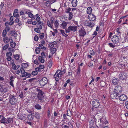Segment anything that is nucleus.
I'll list each match as a JSON object with an SVG mask.
<instances>
[{"mask_svg":"<svg viewBox=\"0 0 128 128\" xmlns=\"http://www.w3.org/2000/svg\"><path fill=\"white\" fill-rule=\"evenodd\" d=\"M36 92H37L38 94L37 97L38 100L40 102H43L44 101V96L45 94L44 92L42 91L40 88H37L36 90Z\"/></svg>","mask_w":128,"mask_h":128,"instance_id":"f257e3e1","label":"nucleus"},{"mask_svg":"<svg viewBox=\"0 0 128 128\" xmlns=\"http://www.w3.org/2000/svg\"><path fill=\"white\" fill-rule=\"evenodd\" d=\"M17 98L16 96L14 95H11L10 97L9 102L12 105H14L17 102Z\"/></svg>","mask_w":128,"mask_h":128,"instance_id":"f03ea898","label":"nucleus"},{"mask_svg":"<svg viewBox=\"0 0 128 128\" xmlns=\"http://www.w3.org/2000/svg\"><path fill=\"white\" fill-rule=\"evenodd\" d=\"M100 123H99V125L100 128H102L106 126L108 123V122L106 119L105 117H102L100 119Z\"/></svg>","mask_w":128,"mask_h":128,"instance_id":"7ed1b4c3","label":"nucleus"},{"mask_svg":"<svg viewBox=\"0 0 128 128\" xmlns=\"http://www.w3.org/2000/svg\"><path fill=\"white\" fill-rule=\"evenodd\" d=\"M62 75V74L59 71L57 70L54 76V78H55V80L56 82H58L59 80V79H61Z\"/></svg>","mask_w":128,"mask_h":128,"instance_id":"20e7f679","label":"nucleus"},{"mask_svg":"<svg viewBox=\"0 0 128 128\" xmlns=\"http://www.w3.org/2000/svg\"><path fill=\"white\" fill-rule=\"evenodd\" d=\"M77 29V26H70L67 29H66V33L69 32L71 31L74 32L76 31Z\"/></svg>","mask_w":128,"mask_h":128,"instance_id":"39448f33","label":"nucleus"},{"mask_svg":"<svg viewBox=\"0 0 128 128\" xmlns=\"http://www.w3.org/2000/svg\"><path fill=\"white\" fill-rule=\"evenodd\" d=\"M92 105L94 107L97 108L100 105V103L98 100L94 99L92 102Z\"/></svg>","mask_w":128,"mask_h":128,"instance_id":"423d86ee","label":"nucleus"},{"mask_svg":"<svg viewBox=\"0 0 128 128\" xmlns=\"http://www.w3.org/2000/svg\"><path fill=\"white\" fill-rule=\"evenodd\" d=\"M78 34L79 36L82 38L84 37L86 33L84 29L83 28H81L79 30Z\"/></svg>","mask_w":128,"mask_h":128,"instance_id":"0eeeda50","label":"nucleus"},{"mask_svg":"<svg viewBox=\"0 0 128 128\" xmlns=\"http://www.w3.org/2000/svg\"><path fill=\"white\" fill-rule=\"evenodd\" d=\"M48 80L46 77H44L39 81V83L41 86H43L46 85L48 82Z\"/></svg>","mask_w":128,"mask_h":128,"instance_id":"6e6552de","label":"nucleus"},{"mask_svg":"<svg viewBox=\"0 0 128 128\" xmlns=\"http://www.w3.org/2000/svg\"><path fill=\"white\" fill-rule=\"evenodd\" d=\"M111 40L112 42L114 44H116L119 42V38L117 36L114 35L112 36Z\"/></svg>","mask_w":128,"mask_h":128,"instance_id":"1a4fd4ad","label":"nucleus"},{"mask_svg":"<svg viewBox=\"0 0 128 128\" xmlns=\"http://www.w3.org/2000/svg\"><path fill=\"white\" fill-rule=\"evenodd\" d=\"M119 94L118 93L114 90L112 92L110 95L111 98L112 99L118 98L119 97Z\"/></svg>","mask_w":128,"mask_h":128,"instance_id":"9d476101","label":"nucleus"},{"mask_svg":"<svg viewBox=\"0 0 128 128\" xmlns=\"http://www.w3.org/2000/svg\"><path fill=\"white\" fill-rule=\"evenodd\" d=\"M127 76V74L124 72H123L119 74L118 77L120 80H123L126 79Z\"/></svg>","mask_w":128,"mask_h":128,"instance_id":"9b49d317","label":"nucleus"},{"mask_svg":"<svg viewBox=\"0 0 128 128\" xmlns=\"http://www.w3.org/2000/svg\"><path fill=\"white\" fill-rule=\"evenodd\" d=\"M114 90L119 94L122 91V88L120 86H118L115 87Z\"/></svg>","mask_w":128,"mask_h":128,"instance_id":"f8f14e48","label":"nucleus"},{"mask_svg":"<svg viewBox=\"0 0 128 128\" xmlns=\"http://www.w3.org/2000/svg\"><path fill=\"white\" fill-rule=\"evenodd\" d=\"M119 99L121 101H124L126 100L127 98V97L126 95L122 94L119 96Z\"/></svg>","mask_w":128,"mask_h":128,"instance_id":"ddd939ff","label":"nucleus"},{"mask_svg":"<svg viewBox=\"0 0 128 128\" xmlns=\"http://www.w3.org/2000/svg\"><path fill=\"white\" fill-rule=\"evenodd\" d=\"M84 24L86 26L92 28L94 26V24L89 21L86 20L84 22Z\"/></svg>","mask_w":128,"mask_h":128,"instance_id":"4468645a","label":"nucleus"},{"mask_svg":"<svg viewBox=\"0 0 128 128\" xmlns=\"http://www.w3.org/2000/svg\"><path fill=\"white\" fill-rule=\"evenodd\" d=\"M88 18L90 20L94 21L96 20V17L94 14H92L88 15Z\"/></svg>","mask_w":128,"mask_h":128,"instance_id":"2eb2a0df","label":"nucleus"},{"mask_svg":"<svg viewBox=\"0 0 128 128\" xmlns=\"http://www.w3.org/2000/svg\"><path fill=\"white\" fill-rule=\"evenodd\" d=\"M31 74L30 73H28L27 72H25L22 76V77H26V78H29L30 77Z\"/></svg>","mask_w":128,"mask_h":128,"instance_id":"dca6fc26","label":"nucleus"},{"mask_svg":"<svg viewBox=\"0 0 128 128\" xmlns=\"http://www.w3.org/2000/svg\"><path fill=\"white\" fill-rule=\"evenodd\" d=\"M18 9H15L14 10L13 14V16L14 17L18 18L19 16V14H18Z\"/></svg>","mask_w":128,"mask_h":128,"instance_id":"f3484780","label":"nucleus"},{"mask_svg":"<svg viewBox=\"0 0 128 128\" xmlns=\"http://www.w3.org/2000/svg\"><path fill=\"white\" fill-rule=\"evenodd\" d=\"M27 14L28 15V16L32 20L36 18L35 16H34V15L30 12H28Z\"/></svg>","mask_w":128,"mask_h":128,"instance_id":"a211bd4d","label":"nucleus"},{"mask_svg":"<svg viewBox=\"0 0 128 128\" xmlns=\"http://www.w3.org/2000/svg\"><path fill=\"white\" fill-rule=\"evenodd\" d=\"M78 2L77 0H72L71 3L72 6L74 7H76L77 5Z\"/></svg>","mask_w":128,"mask_h":128,"instance_id":"6ab92c4d","label":"nucleus"},{"mask_svg":"<svg viewBox=\"0 0 128 128\" xmlns=\"http://www.w3.org/2000/svg\"><path fill=\"white\" fill-rule=\"evenodd\" d=\"M34 116L32 114H29L28 115L27 118L28 120L30 121H32L34 118Z\"/></svg>","mask_w":128,"mask_h":128,"instance_id":"aec40b11","label":"nucleus"},{"mask_svg":"<svg viewBox=\"0 0 128 128\" xmlns=\"http://www.w3.org/2000/svg\"><path fill=\"white\" fill-rule=\"evenodd\" d=\"M10 40V38H9L7 37H5L3 38V41L6 44Z\"/></svg>","mask_w":128,"mask_h":128,"instance_id":"412c9836","label":"nucleus"},{"mask_svg":"<svg viewBox=\"0 0 128 128\" xmlns=\"http://www.w3.org/2000/svg\"><path fill=\"white\" fill-rule=\"evenodd\" d=\"M13 120L12 118H9L7 119L6 118V123L8 124V123H11L12 122Z\"/></svg>","mask_w":128,"mask_h":128,"instance_id":"4be33fe9","label":"nucleus"},{"mask_svg":"<svg viewBox=\"0 0 128 128\" xmlns=\"http://www.w3.org/2000/svg\"><path fill=\"white\" fill-rule=\"evenodd\" d=\"M119 80L117 78L113 79L112 80V82L114 85H116L118 84Z\"/></svg>","mask_w":128,"mask_h":128,"instance_id":"5701e85b","label":"nucleus"},{"mask_svg":"<svg viewBox=\"0 0 128 128\" xmlns=\"http://www.w3.org/2000/svg\"><path fill=\"white\" fill-rule=\"evenodd\" d=\"M92 12V9L91 7H88L87 9L86 12L88 14H91Z\"/></svg>","mask_w":128,"mask_h":128,"instance_id":"b1692460","label":"nucleus"},{"mask_svg":"<svg viewBox=\"0 0 128 128\" xmlns=\"http://www.w3.org/2000/svg\"><path fill=\"white\" fill-rule=\"evenodd\" d=\"M68 24V22H62L60 24L61 26H62V28L65 29L66 28Z\"/></svg>","mask_w":128,"mask_h":128,"instance_id":"393cba45","label":"nucleus"},{"mask_svg":"<svg viewBox=\"0 0 128 128\" xmlns=\"http://www.w3.org/2000/svg\"><path fill=\"white\" fill-rule=\"evenodd\" d=\"M10 33L11 36H14V37H16L17 36V34L16 32L13 30H11L10 32Z\"/></svg>","mask_w":128,"mask_h":128,"instance_id":"a878e982","label":"nucleus"},{"mask_svg":"<svg viewBox=\"0 0 128 128\" xmlns=\"http://www.w3.org/2000/svg\"><path fill=\"white\" fill-rule=\"evenodd\" d=\"M6 118L4 117H2L1 119L0 120L1 124H6Z\"/></svg>","mask_w":128,"mask_h":128,"instance_id":"bb28decb","label":"nucleus"},{"mask_svg":"<svg viewBox=\"0 0 128 128\" xmlns=\"http://www.w3.org/2000/svg\"><path fill=\"white\" fill-rule=\"evenodd\" d=\"M44 58H43L42 56H39L38 57V60L39 61L42 63H44Z\"/></svg>","mask_w":128,"mask_h":128,"instance_id":"cd10ccee","label":"nucleus"},{"mask_svg":"<svg viewBox=\"0 0 128 128\" xmlns=\"http://www.w3.org/2000/svg\"><path fill=\"white\" fill-rule=\"evenodd\" d=\"M11 40L12 41L11 42H10V46L12 48H14L16 46V43L12 41V39H11Z\"/></svg>","mask_w":128,"mask_h":128,"instance_id":"c85d7f7f","label":"nucleus"},{"mask_svg":"<svg viewBox=\"0 0 128 128\" xmlns=\"http://www.w3.org/2000/svg\"><path fill=\"white\" fill-rule=\"evenodd\" d=\"M47 22L48 26L50 28L52 29H53V27H52L53 24L50 23V21L49 20L47 21Z\"/></svg>","mask_w":128,"mask_h":128,"instance_id":"c756f323","label":"nucleus"},{"mask_svg":"<svg viewBox=\"0 0 128 128\" xmlns=\"http://www.w3.org/2000/svg\"><path fill=\"white\" fill-rule=\"evenodd\" d=\"M54 24L55 28H56L58 27L59 24L58 21L57 20H56L54 22Z\"/></svg>","mask_w":128,"mask_h":128,"instance_id":"7c9ffc66","label":"nucleus"},{"mask_svg":"<svg viewBox=\"0 0 128 128\" xmlns=\"http://www.w3.org/2000/svg\"><path fill=\"white\" fill-rule=\"evenodd\" d=\"M35 108L38 110H40L42 108L41 106L38 104H36L34 106Z\"/></svg>","mask_w":128,"mask_h":128,"instance_id":"2f4dec72","label":"nucleus"},{"mask_svg":"<svg viewBox=\"0 0 128 128\" xmlns=\"http://www.w3.org/2000/svg\"><path fill=\"white\" fill-rule=\"evenodd\" d=\"M39 48L44 50H45L46 49V47L44 46L42 44H39Z\"/></svg>","mask_w":128,"mask_h":128,"instance_id":"473e14b6","label":"nucleus"},{"mask_svg":"<svg viewBox=\"0 0 128 128\" xmlns=\"http://www.w3.org/2000/svg\"><path fill=\"white\" fill-rule=\"evenodd\" d=\"M56 50L57 49L56 48H53L50 49L52 55L56 52Z\"/></svg>","mask_w":128,"mask_h":128,"instance_id":"72a5a7b5","label":"nucleus"},{"mask_svg":"<svg viewBox=\"0 0 128 128\" xmlns=\"http://www.w3.org/2000/svg\"><path fill=\"white\" fill-rule=\"evenodd\" d=\"M69 14V16L68 17V20H71L72 19V18L73 17V14H72V12H70L68 14Z\"/></svg>","mask_w":128,"mask_h":128,"instance_id":"f704fd0d","label":"nucleus"},{"mask_svg":"<svg viewBox=\"0 0 128 128\" xmlns=\"http://www.w3.org/2000/svg\"><path fill=\"white\" fill-rule=\"evenodd\" d=\"M14 22H13L12 21H10L9 22H7L5 23V24L6 26H7L8 25H12L13 24Z\"/></svg>","mask_w":128,"mask_h":128,"instance_id":"c9c22d12","label":"nucleus"},{"mask_svg":"<svg viewBox=\"0 0 128 128\" xmlns=\"http://www.w3.org/2000/svg\"><path fill=\"white\" fill-rule=\"evenodd\" d=\"M7 32L6 30H3L2 32V36L4 37H5L6 35Z\"/></svg>","mask_w":128,"mask_h":128,"instance_id":"e433bc0d","label":"nucleus"},{"mask_svg":"<svg viewBox=\"0 0 128 128\" xmlns=\"http://www.w3.org/2000/svg\"><path fill=\"white\" fill-rule=\"evenodd\" d=\"M60 31L61 33L63 36L65 37L67 36V35L65 33L64 30H60Z\"/></svg>","mask_w":128,"mask_h":128,"instance_id":"4c0bfd02","label":"nucleus"},{"mask_svg":"<svg viewBox=\"0 0 128 128\" xmlns=\"http://www.w3.org/2000/svg\"><path fill=\"white\" fill-rule=\"evenodd\" d=\"M89 123L90 125L92 126L94 124V120L92 119L90 120L89 121Z\"/></svg>","mask_w":128,"mask_h":128,"instance_id":"58836bf2","label":"nucleus"},{"mask_svg":"<svg viewBox=\"0 0 128 128\" xmlns=\"http://www.w3.org/2000/svg\"><path fill=\"white\" fill-rule=\"evenodd\" d=\"M52 61L51 60L49 61L48 64V66L50 68H51L52 67Z\"/></svg>","mask_w":128,"mask_h":128,"instance_id":"ea45409f","label":"nucleus"},{"mask_svg":"<svg viewBox=\"0 0 128 128\" xmlns=\"http://www.w3.org/2000/svg\"><path fill=\"white\" fill-rule=\"evenodd\" d=\"M43 25L37 24L36 25V27L37 28H39L40 30H42V26Z\"/></svg>","mask_w":128,"mask_h":128,"instance_id":"a19ab883","label":"nucleus"},{"mask_svg":"<svg viewBox=\"0 0 128 128\" xmlns=\"http://www.w3.org/2000/svg\"><path fill=\"white\" fill-rule=\"evenodd\" d=\"M12 69L14 70H16L18 69V68H17V66H16L15 64L14 63H12Z\"/></svg>","mask_w":128,"mask_h":128,"instance_id":"79ce46f5","label":"nucleus"},{"mask_svg":"<svg viewBox=\"0 0 128 128\" xmlns=\"http://www.w3.org/2000/svg\"><path fill=\"white\" fill-rule=\"evenodd\" d=\"M9 45L8 44H6L2 48L3 50H5L6 49L9 47Z\"/></svg>","mask_w":128,"mask_h":128,"instance_id":"37998d69","label":"nucleus"},{"mask_svg":"<svg viewBox=\"0 0 128 128\" xmlns=\"http://www.w3.org/2000/svg\"><path fill=\"white\" fill-rule=\"evenodd\" d=\"M28 65V64L26 63H24L22 64V68H27Z\"/></svg>","mask_w":128,"mask_h":128,"instance_id":"c03bdc74","label":"nucleus"},{"mask_svg":"<svg viewBox=\"0 0 128 128\" xmlns=\"http://www.w3.org/2000/svg\"><path fill=\"white\" fill-rule=\"evenodd\" d=\"M39 15L38 14H36L34 16L36 17V20L37 21L40 20V18L39 16Z\"/></svg>","mask_w":128,"mask_h":128,"instance_id":"a18cd8bd","label":"nucleus"},{"mask_svg":"<svg viewBox=\"0 0 128 128\" xmlns=\"http://www.w3.org/2000/svg\"><path fill=\"white\" fill-rule=\"evenodd\" d=\"M40 29L37 28H34V30L35 32H36L37 33H40Z\"/></svg>","mask_w":128,"mask_h":128,"instance_id":"49530a36","label":"nucleus"},{"mask_svg":"<svg viewBox=\"0 0 128 128\" xmlns=\"http://www.w3.org/2000/svg\"><path fill=\"white\" fill-rule=\"evenodd\" d=\"M40 49L39 48H36L35 49V51L36 53L37 54H38L40 52Z\"/></svg>","mask_w":128,"mask_h":128,"instance_id":"de8ad7c7","label":"nucleus"},{"mask_svg":"<svg viewBox=\"0 0 128 128\" xmlns=\"http://www.w3.org/2000/svg\"><path fill=\"white\" fill-rule=\"evenodd\" d=\"M71 10V8H68L66 9V10L65 11V12L66 13H69L70 12Z\"/></svg>","mask_w":128,"mask_h":128,"instance_id":"09e8293b","label":"nucleus"},{"mask_svg":"<svg viewBox=\"0 0 128 128\" xmlns=\"http://www.w3.org/2000/svg\"><path fill=\"white\" fill-rule=\"evenodd\" d=\"M90 54L92 56H94L95 54V52L94 51L92 50H90Z\"/></svg>","mask_w":128,"mask_h":128,"instance_id":"8fccbe9b","label":"nucleus"},{"mask_svg":"<svg viewBox=\"0 0 128 128\" xmlns=\"http://www.w3.org/2000/svg\"><path fill=\"white\" fill-rule=\"evenodd\" d=\"M44 33H42L40 34L39 37L40 39H42L44 38Z\"/></svg>","mask_w":128,"mask_h":128,"instance_id":"3c124183","label":"nucleus"},{"mask_svg":"<svg viewBox=\"0 0 128 128\" xmlns=\"http://www.w3.org/2000/svg\"><path fill=\"white\" fill-rule=\"evenodd\" d=\"M14 58L16 60H18L19 59L20 56L18 54H16L14 55Z\"/></svg>","mask_w":128,"mask_h":128,"instance_id":"603ef678","label":"nucleus"},{"mask_svg":"<svg viewBox=\"0 0 128 128\" xmlns=\"http://www.w3.org/2000/svg\"><path fill=\"white\" fill-rule=\"evenodd\" d=\"M20 72L21 74H23L25 72L24 70L22 68H20Z\"/></svg>","mask_w":128,"mask_h":128,"instance_id":"864d4df0","label":"nucleus"},{"mask_svg":"<svg viewBox=\"0 0 128 128\" xmlns=\"http://www.w3.org/2000/svg\"><path fill=\"white\" fill-rule=\"evenodd\" d=\"M38 74V72L36 70L33 71L32 72V74L34 76Z\"/></svg>","mask_w":128,"mask_h":128,"instance_id":"5fc2aeb1","label":"nucleus"},{"mask_svg":"<svg viewBox=\"0 0 128 128\" xmlns=\"http://www.w3.org/2000/svg\"><path fill=\"white\" fill-rule=\"evenodd\" d=\"M6 56H10L12 55V53L10 52H8L6 53Z\"/></svg>","mask_w":128,"mask_h":128,"instance_id":"6e6d98bb","label":"nucleus"},{"mask_svg":"<svg viewBox=\"0 0 128 128\" xmlns=\"http://www.w3.org/2000/svg\"><path fill=\"white\" fill-rule=\"evenodd\" d=\"M108 44L112 48H114L115 46V44H114L112 43H109Z\"/></svg>","mask_w":128,"mask_h":128,"instance_id":"4d7b16f0","label":"nucleus"},{"mask_svg":"<svg viewBox=\"0 0 128 128\" xmlns=\"http://www.w3.org/2000/svg\"><path fill=\"white\" fill-rule=\"evenodd\" d=\"M54 18L53 17H52L50 19V23L52 24H53V23L54 22Z\"/></svg>","mask_w":128,"mask_h":128,"instance_id":"13d9d810","label":"nucleus"},{"mask_svg":"<svg viewBox=\"0 0 128 128\" xmlns=\"http://www.w3.org/2000/svg\"><path fill=\"white\" fill-rule=\"evenodd\" d=\"M41 55L42 56H42V57L43 58H46V55L44 53V52L42 53L41 54Z\"/></svg>","mask_w":128,"mask_h":128,"instance_id":"bf43d9fd","label":"nucleus"},{"mask_svg":"<svg viewBox=\"0 0 128 128\" xmlns=\"http://www.w3.org/2000/svg\"><path fill=\"white\" fill-rule=\"evenodd\" d=\"M80 68H78L77 70V74H79L80 71Z\"/></svg>","mask_w":128,"mask_h":128,"instance_id":"052dcab7","label":"nucleus"},{"mask_svg":"<svg viewBox=\"0 0 128 128\" xmlns=\"http://www.w3.org/2000/svg\"><path fill=\"white\" fill-rule=\"evenodd\" d=\"M38 23V24H40L41 25H43L44 23L42 22L40 20L39 21H37Z\"/></svg>","mask_w":128,"mask_h":128,"instance_id":"680f3d73","label":"nucleus"},{"mask_svg":"<svg viewBox=\"0 0 128 128\" xmlns=\"http://www.w3.org/2000/svg\"><path fill=\"white\" fill-rule=\"evenodd\" d=\"M63 75L66 72V71L65 70H63L61 71L60 70H58Z\"/></svg>","mask_w":128,"mask_h":128,"instance_id":"e2e57ef3","label":"nucleus"},{"mask_svg":"<svg viewBox=\"0 0 128 128\" xmlns=\"http://www.w3.org/2000/svg\"><path fill=\"white\" fill-rule=\"evenodd\" d=\"M38 39V37L37 36H36L34 37V40L36 41H37Z\"/></svg>","mask_w":128,"mask_h":128,"instance_id":"0e129e2a","label":"nucleus"},{"mask_svg":"<svg viewBox=\"0 0 128 128\" xmlns=\"http://www.w3.org/2000/svg\"><path fill=\"white\" fill-rule=\"evenodd\" d=\"M23 93L22 92H21L20 94L19 95V96L21 98H24V96H23Z\"/></svg>","mask_w":128,"mask_h":128,"instance_id":"69168bd1","label":"nucleus"},{"mask_svg":"<svg viewBox=\"0 0 128 128\" xmlns=\"http://www.w3.org/2000/svg\"><path fill=\"white\" fill-rule=\"evenodd\" d=\"M41 69L39 67H37L35 68V70L37 71V72H40L41 71Z\"/></svg>","mask_w":128,"mask_h":128,"instance_id":"338daca9","label":"nucleus"},{"mask_svg":"<svg viewBox=\"0 0 128 128\" xmlns=\"http://www.w3.org/2000/svg\"><path fill=\"white\" fill-rule=\"evenodd\" d=\"M125 105L126 108L128 109V101L125 102Z\"/></svg>","mask_w":128,"mask_h":128,"instance_id":"774afa93","label":"nucleus"}]
</instances>
